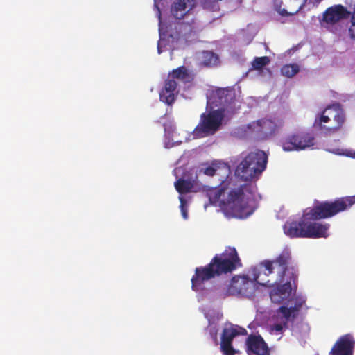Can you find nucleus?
<instances>
[{"label":"nucleus","mask_w":355,"mask_h":355,"mask_svg":"<svg viewBox=\"0 0 355 355\" xmlns=\"http://www.w3.org/2000/svg\"><path fill=\"white\" fill-rule=\"evenodd\" d=\"M185 168L176 167L173 171L177 181L175 187L179 193L180 202V209L184 220L189 218V207L191 201V192L205 191L209 203L220 207L225 216L228 218H246L253 214L256 209L254 189L251 187L243 188V196H239L234 185L236 178L230 177V166L221 161L215 160L211 163L202 164L198 172V177L201 175L207 176L218 175L220 177L221 182L218 188H207L199 183L197 180H187L185 178Z\"/></svg>","instance_id":"f257e3e1"},{"label":"nucleus","mask_w":355,"mask_h":355,"mask_svg":"<svg viewBox=\"0 0 355 355\" xmlns=\"http://www.w3.org/2000/svg\"><path fill=\"white\" fill-rule=\"evenodd\" d=\"M241 265L236 250L228 247L223 253L216 254L209 264L196 268L191 277V289L196 293L197 300L201 304L200 310L209 322L207 330L214 341L217 340L218 330L216 322L219 320L221 313L211 304L215 300L211 298V293L209 292L207 286L209 280L216 275L232 272Z\"/></svg>","instance_id":"f03ea898"},{"label":"nucleus","mask_w":355,"mask_h":355,"mask_svg":"<svg viewBox=\"0 0 355 355\" xmlns=\"http://www.w3.org/2000/svg\"><path fill=\"white\" fill-rule=\"evenodd\" d=\"M297 277H293L291 270H288L286 277L278 280L271 285L260 284L270 287V297L273 303L283 304L277 310L268 313L266 322V329L272 336H275L279 340L284 331L288 329L291 323L298 315L300 310L307 307L306 306V297L303 295H295L292 283H294Z\"/></svg>","instance_id":"7ed1b4c3"},{"label":"nucleus","mask_w":355,"mask_h":355,"mask_svg":"<svg viewBox=\"0 0 355 355\" xmlns=\"http://www.w3.org/2000/svg\"><path fill=\"white\" fill-rule=\"evenodd\" d=\"M162 0H154V6L157 9V16L159 18V40L157 44L158 53L165 51H172L178 47L182 41L187 40V35L196 31L194 23L193 10L196 3L195 0H179L172 7V15L176 19H184L182 23L178 24L176 33H168L167 27L162 21L161 12L159 7V1Z\"/></svg>","instance_id":"20e7f679"},{"label":"nucleus","mask_w":355,"mask_h":355,"mask_svg":"<svg viewBox=\"0 0 355 355\" xmlns=\"http://www.w3.org/2000/svg\"><path fill=\"white\" fill-rule=\"evenodd\" d=\"M233 98L234 93L228 88L209 91L207 111L201 114L200 122L193 130L194 137H203L215 133L220 126L225 112L229 109Z\"/></svg>","instance_id":"39448f33"},{"label":"nucleus","mask_w":355,"mask_h":355,"mask_svg":"<svg viewBox=\"0 0 355 355\" xmlns=\"http://www.w3.org/2000/svg\"><path fill=\"white\" fill-rule=\"evenodd\" d=\"M355 203V195L341 198L333 202H321L313 207L304 209L302 217L298 220L289 219L284 224V234L290 238H307V219H320L331 217L345 211Z\"/></svg>","instance_id":"423d86ee"},{"label":"nucleus","mask_w":355,"mask_h":355,"mask_svg":"<svg viewBox=\"0 0 355 355\" xmlns=\"http://www.w3.org/2000/svg\"><path fill=\"white\" fill-rule=\"evenodd\" d=\"M267 162L268 156L263 150H255L248 153H242L234 175H230V177L236 178L234 185H231V188H235L239 196H243V188L245 187H251L254 189L256 208L257 207V195L255 186L239 184V180L252 181L257 179L266 169Z\"/></svg>","instance_id":"0eeeda50"},{"label":"nucleus","mask_w":355,"mask_h":355,"mask_svg":"<svg viewBox=\"0 0 355 355\" xmlns=\"http://www.w3.org/2000/svg\"><path fill=\"white\" fill-rule=\"evenodd\" d=\"M290 258V250H283L276 259L265 260L257 266L253 272L254 277L260 284L271 285L282 279V277H286L288 270L292 271L293 277H297L295 268L286 266Z\"/></svg>","instance_id":"6e6552de"},{"label":"nucleus","mask_w":355,"mask_h":355,"mask_svg":"<svg viewBox=\"0 0 355 355\" xmlns=\"http://www.w3.org/2000/svg\"><path fill=\"white\" fill-rule=\"evenodd\" d=\"M255 267L252 268L247 275H236L233 277L227 287L211 288L209 286V280L207 288L211 293V298L215 301L224 299L228 296H236L241 297L250 298L255 293L257 284H260L254 277V270Z\"/></svg>","instance_id":"1a4fd4ad"},{"label":"nucleus","mask_w":355,"mask_h":355,"mask_svg":"<svg viewBox=\"0 0 355 355\" xmlns=\"http://www.w3.org/2000/svg\"><path fill=\"white\" fill-rule=\"evenodd\" d=\"M345 121V115L338 104L327 107L315 114L313 127L324 134L338 131Z\"/></svg>","instance_id":"9d476101"},{"label":"nucleus","mask_w":355,"mask_h":355,"mask_svg":"<svg viewBox=\"0 0 355 355\" xmlns=\"http://www.w3.org/2000/svg\"><path fill=\"white\" fill-rule=\"evenodd\" d=\"M283 125V120L277 116H270L252 121L239 128L241 137L255 136L266 139L272 135Z\"/></svg>","instance_id":"9b49d317"},{"label":"nucleus","mask_w":355,"mask_h":355,"mask_svg":"<svg viewBox=\"0 0 355 355\" xmlns=\"http://www.w3.org/2000/svg\"><path fill=\"white\" fill-rule=\"evenodd\" d=\"M191 80L192 76L185 67H180L173 70L168 75L164 87L159 92L160 101L167 105L172 104L179 92L178 85L180 83H190Z\"/></svg>","instance_id":"f8f14e48"},{"label":"nucleus","mask_w":355,"mask_h":355,"mask_svg":"<svg viewBox=\"0 0 355 355\" xmlns=\"http://www.w3.org/2000/svg\"><path fill=\"white\" fill-rule=\"evenodd\" d=\"M247 331L237 325L227 324L221 336L220 349L225 355H234L238 352L236 349L244 343Z\"/></svg>","instance_id":"ddd939ff"},{"label":"nucleus","mask_w":355,"mask_h":355,"mask_svg":"<svg viewBox=\"0 0 355 355\" xmlns=\"http://www.w3.org/2000/svg\"><path fill=\"white\" fill-rule=\"evenodd\" d=\"M281 145L285 152L304 150L314 146L315 137L311 132L296 131L284 137Z\"/></svg>","instance_id":"4468645a"},{"label":"nucleus","mask_w":355,"mask_h":355,"mask_svg":"<svg viewBox=\"0 0 355 355\" xmlns=\"http://www.w3.org/2000/svg\"><path fill=\"white\" fill-rule=\"evenodd\" d=\"M274 8L282 16L293 15L304 6L307 0H272Z\"/></svg>","instance_id":"2eb2a0df"},{"label":"nucleus","mask_w":355,"mask_h":355,"mask_svg":"<svg viewBox=\"0 0 355 355\" xmlns=\"http://www.w3.org/2000/svg\"><path fill=\"white\" fill-rule=\"evenodd\" d=\"M244 342L248 355H270L268 346L260 335H250Z\"/></svg>","instance_id":"dca6fc26"},{"label":"nucleus","mask_w":355,"mask_h":355,"mask_svg":"<svg viewBox=\"0 0 355 355\" xmlns=\"http://www.w3.org/2000/svg\"><path fill=\"white\" fill-rule=\"evenodd\" d=\"M355 340L351 334L340 337L333 346L329 355H353Z\"/></svg>","instance_id":"f3484780"},{"label":"nucleus","mask_w":355,"mask_h":355,"mask_svg":"<svg viewBox=\"0 0 355 355\" xmlns=\"http://www.w3.org/2000/svg\"><path fill=\"white\" fill-rule=\"evenodd\" d=\"M315 219H307V238H327L329 236V224L314 221Z\"/></svg>","instance_id":"a211bd4d"},{"label":"nucleus","mask_w":355,"mask_h":355,"mask_svg":"<svg viewBox=\"0 0 355 355\" xmlns=\"http://www.w3.org/2000/svg\"><path fill=\"white\" fill-rule=\"evenodd\" d=\"M346 9L340 5H336L329 8L323 14V25H333L347 16Z\"/></svg>","instance_id":"6ab92c4d"},{"label":"nucleus","mask_w":355,"mask_h":355,"mask_svg":"<svg viewBox=\"0 0 355 355\" xmlns=\"http://www.w3.org/2000/svg\"><path fill=\"white\" fill-rule=\"evenodd\" d=\"M164 146L166 148H170L182 143V140L176 139V132L172 123L164 125Z\"/></svg>","instance_id":"aec40b11"},{"label":"nucleus","mask_w":355,"mask_h":355,"mask_svg":"<svg viewBox=\"0 0 355 355\" xmlns=\"http://www.w3.org/2000/svg\"><path fill=\"white\" fill-rule=\"evenodd\" d=\"M270 62V59L267 56L256 58L252 62V67L256 70H259L262 76L270 78L271 73L270 71L265 68Z\"/></svg>","instance_id":"412c9836"},{"label":"nucleus","mask_w":355,"mask_h":355,"mask_svg":"<svg viewBox=\"0 0 355 355\" xmlns=\"http://www.w3.org/2000/svg\"><path fill=\"white\" fill-rule=\"evenodd\" d=\"M198 60L205 66H215L219 62L218 56L212 51H203L198 55Z\"/></svg>","instance_id":"4be33fe9"},{"label":"nucleus","mask_w":355,"mask_h":355,"mask_svg":"<svg viewBox=\"0 0 355 355\" xmlns=\"http://www.w3.org/2000/svg\"><path fill=\"white\" fill-rule=\"evenodd\" d=\"M299 66L296 64L284 65L282 69V74L287 78H292L299 72Z\"/></svg>","instance_id":"5701e85b"},{"label":"nucleus","mask_w":355,"mask_h":355,"mask_svg":"<svg viewBox=\"0 0 355 355\" xmlns=\"http://www.w3.org/2000/svg\"><path fill=\"white\" fill-rule=\"evenodd\" d=\"M327 150L336 155H345L347 157L355 158V151L345 150L339 148L327 149Z\"/></svg>","instance_id":"b1692460"},{"label":"nucleus","mask_w":355,"mask_h":355,"mask_svg":"<svg viewBox=\"0 0 355 355\" xmlns=\"http://www.w3.org/2000/svg\"><path fill=\"white\" fill-rule=\"evenodd\" d=\"M349 35L355 40V10L354 11L350 20V25L348 28Z\"/></svg>","instance_id":"393cba45"},{"label":"nucleus","mask_w":355,"mask_h":355,"mask_svg":"<svg viewBox=\"0 0 355 355\" xmlns=\"http://www.w3.org/2000/svg\"><path fill=\"white\" fill-rule=\"evenodd\" d=\"M300 327L302 329L303 334H306L309 331V327L308 324H306V323H301L300 324Z\"/></svg>","instance_id":"a878e982"},{"label":"nucleus","mask_w":355,"mask_h":355,"mask_svg":"<svg viewBox=\"0 0 355 355\" xmlns=\"http://www.w3.org/2000/svg\"><path fill=\"white\" fill-rule=\"evenodd\" d=\"M345 2L355 11V0H345Z\"/></svg>","instance_id":"bb28decb"},{"label":"nucleus","mask_w":355,"mask_h":355,"mask_svg":"<svg viewBox=\"0 0 355 355\" xmlns=\"http://www.w3.org/2000/svg\"><path fill=\"white\" fill-rule=\"evenodd\" d=\"M254 37V35L253 34H251L248 38V41L246 42V44H249L250 42V41L252 40Z\"/></svg>","instance_id":"cd10ccee"},{"label":"nucleus","mask_w":355,"mask_h":355,"mask_svg":"<svg viewBox=\"0 0 355 355\" xmlns=\"http://www.w3.org/2000/svg\"><path fill=\"white\" fill-rule=\"evenodd\" d=\"M293 332L294 334H301V332H300L297 329V327H295L293 329Z\"/></svg>","instance_id":"c85d7f7f"},{"label":"nucleus","mask_w":355,"mask_h":355,"mask_svg":"<svg viewBox=\"0 0 355 355\" xmlns=\"http://www.w3.org/2000/svg\"><path fill=\"white\" fill-rule=\"evenodd\" d=\"M207 204H205V208L206 209V208H207Z\"/></svg>","instance_id":"c756f323"}]
</instances>
